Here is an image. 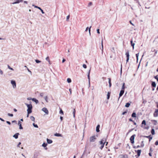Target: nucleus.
Here are the masks:
<instances>
[{
    "label": "nucleus",
    "instance_id": "62",
    "mask_svg": "<svg viewBox=\"0 0 158 158\" xmlns=\"http://www.w3.org/2000/svg\"><path fill=\"white\" fill-rule=\"evenodd\" d=\"M27 70L28 72H30L31 74V71L28 68H27Z\"/></svg>",
    "mask_w": 158,
    "mask_h": 158
},
{
    "label": "nucleus",
    "instance_id": "9",
    "mask_svg": "<svg viewBox=\"0 0 158 158\" xmlns=\"http://www.w3.org/2000/svg\"><path fill=\"white\" fill-rule=\"evenodd\" d=\"M124 90H121L119 94V97L118 99L120 97L122 96L123 94H124Z\"/></svg>",
    "mask_w": 158,
    "mask_h": 158
},
{
    "label": "nucleus",
    "instance_id": "24",
    "mask_svg": "<svg viewBox=\"0 0 158 158\" xmlns=\"http://www.w3.org/2000/svg\"><path fill=\"white\" fill-rule=\"evenodd\" d=\"M30 119H31L33 121H35V118L33 116H31L30 117Z\"/></svg>",
    "mask_w": 158,
    "mask_h": 158
},
{
    "label": "nucleus",
    "instance_id": "19",
    "mask_svg": "<svg viewBox=\"0 0 158 158\" xmlns=\"http://www.w3.org/2000/svg\"><path fill=\"white\" fill-rule=\"evenodd\" d=\"M108 79L109 80L108 82H109V87H110L111 86V79L110 78H108Z\"/></svg>",
    "mask_w": 158,
    "mask_h": 158
},
{
    "label": "nucleus",
    "instance_id": "7",
    "mask_svg": "<svg viewBox=\"0 0 158 158\" xmlns=\"http://www.w3.org/2000/svg\"><path fill=\"white\" fill-rule=\"evenodd\" d=\"M42 110L46 114H48L49 113V112L48 109L46 107L43 108Z\"/></svg>",
    "mask_w": 158,
    "mask_h": 158
},
{
    "label": "nucleus",
    "instance_id": "25",
    "mask_svg": "<svg viewBox=\"0 0 158 158\" xmlns=\"http://www.w3.org/2000/svg\"><path fill=\"white\" fill-rule=\"evenodd\" d=\"M146 137L149 138V141H150L152 139V137L151 136V135L147 136H146Z\"/></svg>",
    "mask_w": 158,
    "mask_h": 158
},
{
    "label": "nucleus",
    "instance_id": "1",
    "mask_svg": "<svg viewBox=\"0 0 158 158\" xmlns=\"http://www.w3.org/2000/svg\"><path fill=\"white\" fill-rule=\"evenodd\" d=\"M25 104L27 106V114H29L31 113L32 112V105L30 103L29 104H28L27 103H25Z\"/></svg>",
    "mask_w": 158,
    "mask_h": 158
},
{
    "label": "nucleus",
    "instance_id": "11",
    "mask_svg": "<svg viewBox=\"0 0 158 158\" xmlns=\"http://www.w3.org/2000/svg\"><path fill=\"white\" fill-rule=\"evenodd\" d=\"M19 135V133H16L13 136V137L15 139H17L18 138Z\"/></svg>",
    "mask_w": 158,
    "mask_h": 158
},
{
    "label": "nucleus",
    "instance_id": "5",
    "mask_svg": "<svg viewBox=\"0 0 158 158\" xmlns=\"http://www.w3.org/2000/svg\"><path fill=\"white\" fill-rule=\"evenodd\" d=\"M90 72V69H89V71L88 72V75H87L88 78V79L89 80V87H90V76H89Z\"/></svg>",
    "mask_w": 158,
    "mask_h": 158
},
{
    "label": "nucleus",
    "instance_id": "8",
    "mask_svg": "<svg viewBox=\"0 0 158 158\" xmlns=\"http://www.w3.org/2000/svg\"><path fill=\"white\" fill-rule=\"evenodd\" d=\"M126 55V56L127 57V59L126 60V62L127 63L129 59V51H128L125 54Z\"/></svg>",
    "mask_w": 158,
    "mask_h": 158
},
{
    "label": "nucleus",
    "instance_id": "36",
    "mask_svg": "<svg viewBox=\"0 0 158 158\" xmlns=\"http://www.w3.org/2000/svg\"><path fill=\"white\" fill-rule=\"evenodd\" d=\"M142 124H144V125H145L146 124V121L145 120H143V121L142 123Z\"/></svg>",
    "mask_w": 158,
    "mask_h": 158
},
{
    "label": "nucleus",
    "instance_id": "49",
    "mask_svg": "<svg viewBox=\"0 0 158 158\" xmlns=\"http://www.w3.org/2000/svg\"><path fill=\"white\" fill-rule=\"evenodd\" d=\"M60 114H63V111L62 110H60Z\"/></svg>",
    "mask_w": 158,
    "mask_h": 158
},
{
    "label": "nucleus",
    "instance_id": "54",
    "mask_svg": "<svg viewBox=\"0 0 158 158\" xmlns=\"http://www.w3.org/2000/svg\"><path fill=\"white\" fill-rule=\"evenodd\" d=\"M155 144L156 145H158V140H157L155 143Z\"/></svg>",
    "mask_w": 158,
    "mask_h": 158
},
{
    "label": "nucleus",
    "instance_id": "29",
    "mask_svg": "<svg viewBox=\"0 0 158 158\" xmlns=\"http://www.w3.org/2000/svg\"><path fill=\"white\" fill-rule=\"evenodd\" d=\"M153 115L155 117H156L158 116V114L156 113L155 112H154Z\"/></svg>",
    "mask_w": 158,
    "mask_h": 158
},
{
    "label": "nucleus",
    "instance_id": "63",
    "mask_svg": "<svg viewBox=\"0 0 158 158\" xmlns=\"http://www.w3.org/2000/svg\"><path fill=\"white\" fill-rule=\"evenodd\" d=\"M0 120H1L2 121L4 122L5 121V120L2 119V118H0Z\"/></svg>",
    "mask_w": 158,
    "mask_h": 158
},
{
    "label": "nucleus",
    "instance_id": "59",
    "mask_svg": "<svg viewBox=\"0 0 158 158\" xmlns=\"http://www.w3.org/2000/svg\"><path fill=\"white\" fill-rule=\"evenodd\" d=\"M12 123H15V124L17 123V122L15 120H14L12 121Z\"/></svg>",
    "mask_w": 158,
    "mask_h": 158
},
{
    "label": "nucleus",
    "instance_id": "39",
    "mask_svg": "<svg viewBox=\"0 0 158 158\" xmlns=\"http://www.w3.org/2000/svg\"><path fill=\"white\" fill-rule=\"evenodd\" d=\"M82 66H83V67L85 69H86L87 68V66H86V65L85 64H83Z\"/></svg>",
    "mask_w": 158,
    "mask_h": 158
},
{
    "label": "nucleus",
    "instance_id": "34",
    "mask_svg": "<svg viewBox=\"0 0 158 158\" xmlns=\"http://www.w3.org/2000/svg\"><path fill=\"white\" fill-rule=\"evenodd\" d=\"M35 62L37 63H40L41 62V61L38 60H35Z\"/></svg>",
    "mask_w": 158,
    "mask_h": 158
},
{
    "label": "nucleus",
    "instance_id": "2",
    "mask_svg": "<svg viewBox=\"0 0 158 158\" xmlns=\"http://www.w3.org/2000/svg\"><path fill=\"white\" fill-rule=\"evenodd\" d=\"M96 138L95 135L93 136L90 137L89 141L90 142H94L95 141Z\"/></svg>",
    "mask_w": 158,
    "mask_h": 158
},
{
    "label": "nucleus",
    "instance_id": "48",
    "mask_svg": "<svg viewBox=\"0 0 158 158\" xmlns=\"http://www.w3.org/2000/svg\"><path fill=\"white\" fill-rule=\"evenodd\" d=\"M6 123L9 125H10L11 124L10 122L8 121H6Z\"/></svg>",
    "mask_w": 158,
    "mask_h": 158
},
{
    "label": "nucleus",
    "instance_id": "12",
    "mask_svg": "<svg viewBox=\"0 0 158 158\" xmlns=\"http://www.w3.org/2000/svg\"><path fill=\"white\" fill-rule=\"evenodd\" d=\"M54 135L57 137H62V135L61 134L58 133H57L54 134Z\"/></svg>",
    "mask_w": 158,
    "mask_h": 158
},
{
    "label": "nucleus",
    "instance_id": "15",
    "mask_svg": "<svg viewBox=\"0 0 158 158\" xmlns=\"http://www.w3.org/2000/svg\"><path fill=\"white\" fill-rule=\"evenodd\" d=\"M47 143L49 144L51 143L52 142V141L51 139H47Z\"/></svg>",
    "mask_w": 158,
    "mask_h": 158
},
{
    "label": "nucleus",
    "instance_id": "47",
    "mask_svg": "<svg viewBox=\"0 0 158 158\" xmlns=\"http://www.w3.org/2000/svg\"><path fill=\"white\" fill-rule=\"evenodd\" d=\"M92 2H90L89 3L88 6H91V5H92Z\"/></svg>",
    "mask_w": 158,
    "mask_h": 158
},
{
    "label": "nucleus",
    "instance_id": "3",
    "mask_svg": "<svg viewBox=\"0 0 158 158\" xmlns=\"http://www.w3.org/2000/svg\"><path fill=\"white\" fill-rule=\"evenodd\" d=\"M135 135H133L132 136H131L130 138V140L131 141V142L132 143H133L134 142V140L135 139Z\"/></svg>",
    "mask_w": 158,
    "mask_h": 158
},
{
    "label": "nucleus",
    "instance_id": "57",
    "mask_svg": "<svg viewBox=\"0 0 158 158\" xmlns=\"http://www.w3.org/2000/svg\"><path fill=\"white\" fill-rule=\"evenodd\" d=\"M127 111H124V112H123V113H122V114L123 115H124L125 114L127 113Z\"/></svg>",
    "mask_w": 158,
    "mask_h": 158
},
{
    "label": "nucleus",
    "instance_id": "32",
    "mask_svg": "<svg viewBox=\"0 0 158 158\" xmlns=\"http://www.w3.org/2000/svg\"><path fill=\"white\" fill-rule=\"evenodd\" d=\"M76 111L75 109H74L73 111V116L74 117H75V113Z\"/></svg>",
    "mask_w": 158,
    "mask_h": 158
},
{
    "label": "nucleus",
    "instance_id": "10",
    "mask_svg": "<svg viewBox=\"0 0 158 158\" xmlns=\"http://www.w3.org/2000/svg\"><path fill=\"white\" fill-rule=\"evenodd\" d=\"M21 123V122L20 121H19L18 125L19 126V129H23V128L22 126Z\"/></svg>",
    "mask_w": 158,
    "mask_h": 158
},
{
    "label": "nucleus",
    "instance_id": "64",
    "mask_svg": "<svg viewBox=\"0 0 158 158\" xmlns=\"http://www.w3.org/2000/svg\"><path fill=\"white\" fill-rule=\"evenodd\" d=\"M65 61V60L64 59H63L62 60V62L64 63Z\"/></svg>",
    "mask_w": 158,
    "mask_h": 158
},
{
    "label": "nucleus",
    "instance_id": "52",
    "mask_svg": "<svg viewBox=\"0 0 158 158\" xmlns=\"http://www.w3.org/2000/svg\"><path fill=\"white\" fill-rule=\"evenodd\" d=\"M135 45V43H133V44H131V46H132L133 49H134V46Z\"/></svg>",
    "mask_w": 158,
    "mask_h": 158
},
{
    "label": "nucleus",
    "instance_id": "38",
    "mask_svg": "<svg viewBox=\"0 0 158 158\" xmlns=\"http://www.w3.org/2000/svg\"><path fill=\"white\" fill-rule=\"evenodd\" d=\"M33 6H34L35 7L37 8H38V9H39V10H42V9H41V8L40 7H38L37 6H35L34 5H33Z\"/></svg>",
    "mask_w": 158,
    "mask_h": 158
},
{
    "label": "nucleus",
    "instance_id": "31",
    "mask_svg": "<svg viewBox=\"0 0 158 158\" xmlns=\"http://www.w3.org/2000/svg\"><path fill=\"white\" fill-rule=\"evenodd\" d=\"M151 133L152 135H153L155 134V131L153 129H152L151 130Z\"/></svg>",
    "mask_w": 158,
    "mask_h": 158
},
{
    "label": "nucleus",
    "instance_id": "20",
    "mask_svg": "<svg viewBox=\"0 0 158 158\" xmlns=\"http://www.w3.org/2000/svg\"><path fill=\"white\" fill-rule=\"evenodd\" d=\"M22 1V0H16V1L13 3V4H15V3H19L20 2H21Z\"/></svg>",
    "mask_w": 158,
    "mask_h": 158
},
{
    "label": "nucleus",
    "instance_id": "37",
    "mask_svg": "<svg viewBox=\"0 0 158 158\" xmlns=\"http://www.w3.org/2000/svg\"><path fill=\"white\" fill-rule=\"evenodd\" d=\"M47 144V143H44L42 144V146L44 147H46Z\"/></svg>",
    "mask_w": 158,
    "mask_h": 158
},
{
    "label": "nucleus",
    "instance_id": "26",
    "mask_svg": "<svg viewBox=\"0 0 158 158\" xmlns=\"http://www.w3.org/2000/svg\"><path fill=\"white\" fill-rule=\"evenodd\" d=\"M67 81L68 83H70L71 82V80L70 78H68L67 79Z\"/></svg>",
    "mask_w": 158,
    "mask_h": 158
},
{
    "label": "nucleus",
    "instance_id": "42",
    "mask_svg": "<svg viewBox=\"0 0 158 158\" xmlns=\"http://www.w3.org/2000/svg\"><path fill=\"white\" fill-rule=\"evenodd\" d=\"M91 27V26H90V27H89V35H90L91 33H90V28Z\"/></svg>",
    "mask_w": 158,
    "mask_h": 158
},
{
    "label": "nucleus",
    "instance_id": "51",
    "mask_svg": "<svg viewBox=\"0 0 158 158\" xmlns=\"http://www.w3.org/2000/svg\"><path fill=\"white\" fill-rule=\"evenodd\" d=\"M44 94L43 93H41L40 94V95L41 97H43L44 96Z\"/></svg>",
    "mask_w": 158,
    "mask_h": 158
},
{
    "label": "nucleus",
    "instance_id": "6",
    "mask_svg": "<svg viewBox=\"0 0 158 158\" xmlns=\"http://www.w3.org/2000/svg\"><path fill=\"white\" fill-rule=\"evenodd\" d=\"M106 138H103L101 139V141L100 142V144H105L106 141Z\"/></svg>",
    "mask_w": 158,
    "mask_h": 158
},
{
    "label": "nucleus",
    "instance_id": "18",
    "mask_svg": "<svg viewBox=\"0 0 158 158\" xmlns=\"http://www.w3.org/2000/svg\"><path fill=\"white\" fill-rule=\"evenodd\" d=\"M152 87H155L156 86V83L154 81L152 82Z\"/></svg>",
    "mask_w": 158,
    "mask_h": 158
},
{
    "label": "nucleus",
    "instance_id": "17",
    "mask_svg": "<svg viewBox=\"0 0 158 158\" xmlns=\"http://www.w3.org/2000/svg\"><path fill=\"white\" fill-rule=\"evenodd\" d=\"M101 44H102V54H103V40L102 39V41H101Z\"/></svg>",
    "mask_w": 158,
    "mask_h": 158
},
{
    "label": "nucleus",
    "instance_id": "30",
    "mask_svg": "<svg viewBox=\"0 0 158 158\" xmlns=\"http://www.w3.org/2000/svg\"><path fill=\"white\" fill-rule=\"evenodd\" d=\"M139 56V53H137L136 54V56L137 58V62H138V57Z\"/></svg>",
    "mask_w": 158,
    "mask_h": 158
},
{
    "label": "nucleus",
    "instance_id": "43",
    "mask_svg": "<svg viewBox=\"0 0 158 158\" xmlns=\"http://www.w3.org/2000/svg\"><path fill=\"white\" fill-rule=\"evenodd\" d=\"M45 59H46V60H47L48 61H49V60H50L49 59V57L48 56Z\"/></svg>",
    "mask_w": 158,
    "mask_h": 158
},
{
    "label": "nucleus",
    "instance_id": "45",
    "mask_svg": "<svg viewBox=\"0 0 158 158\" xmlns=\"http://www.w3.org/2000/svg\"><path fill=\"white\" fill-rule=\"evenodd\" d=\"M86 151V147H85V150L84 151V152L83 155H84L85 154Z\"/></svg>",
    "mask_w": 158,
    "mask_h": 158
},
{
    "label": "nucleus",
    "instance_id": "41",
    "mask_svg": "<svg viewBox=\"0 0 158 158\" xmlns=\"http://www.w3.org/2000/svg\"><path fill=\"white\" fill-rule=\"evenodd\" d=\"M8 116H11V117H12L13 116V114H10V113H8Z\"/></svg>",
    "mask_w": 158,
    "mask_h": 158
},
{
    "label": "nucleus",
    "instance_id": "33",
    "mask_svg": "<svg viewBox=\"0 0 158 158\" xmlns=\"http://www.w3.org/2000/svg\"><path fill=\"white\" fill-rule=\"evenodd\" d=\"M104 144H101V146H100V148L102 150V148L104 147Z\"/></svg>",
    "mask_w": 158,
    "mask_h": 158
},
{
    "label": "nucleus",
    "instance_id": "40",
    "mask_svg": "<svg viewBox=\"0 0 158 158\" xmlns=\"http://www.w3.org/2000/svg\"><path fill=\"white\" fill-rule=\"evenodd\" d=\"M69 17H70L69 15H68V16H67V18H66V20L67 21H69Z\"/></svg>",
    "mask_w": 158,
    "mask_h": 158
},
{
    "label": "nucleus",
    "instance_id": "16",
    "mask_svg": "<svg viewBox=\"0 0 158 158\" xmlns=\"http://www.w3.org/2000/svg\"><path fill=\"white\" fill-rule=\"evenodd\" d=\"M141 151V150H138L136 152L137 153L138 156H140Z\"/></svg>",
    "mask_w": 158,
    "mask_h": 158
},
{
    "label": "nucleus",
    "instance_id": "27",
    "mask_svg": "<svg viewBox=\"0 0 158 158\" xmlns=\"http://www.w3.org/2000/svg\"><path fill=\"white\" fill-rule=\"evenodd\" d=\"M110 94L109 92H108L107 94V99H109L110 97Z\"/></svg>",
    "mask_w": 158,
    "mask_h": 158
},
{
    "label": "nucleus",
    "instance_id": "4",
    "mask_svg": "<svg viewBox=\"0 0 158 158\" xmlns=\"http://www.w3.org/2000/svg\"><path fill=\"white\" fill-rule=\"evenodd\" d=\"M11 83L13 86L14 88H16V83L15 81L13 80H12L11 81Z\"/></svg>",
    "mask_w": 158,
    "mask_h": 158
},
{
    "label": "nucleus",
    "instance_id": "56",
    "mask_svg": "<svg viewBox=\"0 0 158 158\" xmlns=\"http://www.w3.org/2000/svg\"><path fill=\"white\" fill-rule=\"evenodd\" d=\"M3 72L0 69V73L1 74V75H2L3 74Z\"/></svg>",
    "mask_w": 158,
    "mask_h": 158
},
{
    "label": "nucleus",
    "instance_id": "23",
    "mask_svg": "<svg viewBox=\"0 0 158 158\" xmlns=\"http://www.w3.org/2000/svg\"><path fill=\"white\" fill-rule=\"evenodd\" d=\"M130 104L129 103H126L125 105V106L127 107H129V106H130Z\"/></svg>",
    "mask_w": 158,
    "mask_h": 158
},
{
    "label": "nucleus",
    "instance_id": "55",
    "mask_svg": "<svg viewBox=\"0 0 158 158\" xmlns=\"http://www.w3.org/2000/svg\"><path fill=\"white\" fill-rule=\"evenodd\" d=\"M97 32L98 34H100L99 29H98L97 30Z\"/></svg>",
    "mask_w": 158,
    "mask_h": 158
},
{
    "label": "nucleus",
    "instance_id": "28",
    "mask_svg": "<svg viewBox=\"0 0 158 158\" xmlns=\"http://www.w3.org/2000/svg\"><path fill=\"white\" fill-rule=\"evenodd\" d=\"M125 89V83H123V86L122 88V90H124Z\"/></svg>",
    "mask_w": 158,
    "mask_h": 158
},
{
    "label": "nucleus",
    "instance_id": "53",
    "mask_svg": "<svg viewBox=\"0 0 158 158\" xmlns=\"http://www.w3.org/2000/svg\"><path fill=\"white\" fill-rule=\"evenodd\" d=\"M122 65L121 64V69H120V73H121V74L122 73Z\"/></svg>",
    "mask_w": 158,
    "mask_h": 158
},
{
    "label": "nucleus",
    "instance_id": "58",
    "mask_svg": "<svg viewBox=\"0 0 158 158\" xmlns=\"http://www.w3.org/2000/svg\"><path fill=\"white\" fill-rule=\"evenodd\" d=\"M21 144V142H19L18 144V145H17V147H19V145Z\"/></svg>",
    "mask_w": 158,
    "mask_h": 158
},
{
    "label": "nucleus",
    "instance_id": "50",
    "mask_svg": "<svg viewBox=\"0 0 158 158\" xmlns=\"http://www.w3.org/2000/svg\"><path fill=\"white\" fill-rule=\"evenodd\" d=\"M143 141H142V143L141 145V146H140V147H143L144 146V144H143Z\"/></svg>",
    "mask_w": 158,
    "mask_h": 158
},
{
    "label": "nucleus",
    "instance_id": "14",
    "mask_svg": "<svg viewBox=\"0 0 158 158\" xmlns=\"http://www.w3.org/2000/svg\"><path fill=\"white\" fill-rule=\"evenodd\" d=\"M32 100L35 102L36 104H37L39 102V101L38 100L36 99L35 98H32Z\"/></svg>",
    "mask_w": 158,
    "mask_h": 158
},
{
    "label": "nucleus",
    "instance_id": "60",
    "mask_svg": "<svg viewBox=\"0 0 158 158\" xmlns=\"http://www.w3.org/2000/svg\"><path fill=\"white\" fill-rule=\"evenodd\" d=\"M155 112L158 114V109H156Z\"/></svg>",
    "mask_w": 158,
    "mask_h": 158
},
{
    "label": "nucleus",
    "instance_id": "61",
    "mask_svg": "<svg viewBox=\"0 0 158 158\" xmlns=\"http://www.w3.org/2000/svg\"><path fill=\"white\" fill-rule=\"evenodd\" d=\"M32 98H27V99L28 100H32Z\"/></svg>",
    "mask_w": 158,
    "mask_h": 158
},
{
    "label": "nucleus",
    "instance_id": "21",
    "mask_svg": "<svg viewBox=\"0 0 158 158\" xmlns=\"http://www.w3.org/2000/svg\"><path fill=\"white\" fill-rule=\"evenodd\" d=\"M44 98L46 102H48V98L47 96H45L44 97Z\"/></svg>",
    "mask_w": 158,
    "mask_h": 158
},
{
    "label": "nucleus",
    "instance_id": "22",
    "mask_svg": "<svg viewBox=\"0 0 158 158\" xmlns=\"http://www.w3.org/2000/svg\"><path fill=\"white\" fill-rule=\"evenodd\" d=\"M131 116L133 117H136V113L135 112H133L131 115Z\"/></svg>",
    "mask_w": 158,
    "mask_h": 158
},
{
    "label": "nucleus",
    "instance_id": "35",
    "mask_svg": "<svg viewBox=\"0 0 158 158\" xmlns=\"http://www.w3.org/2000/svg\"><path fill=\"white\" fill-rule=\"evenodd\" d=\"M33 125L35 127L38 128V125L37 124H35L34 123H33Z\"/></svg>",
    "mask_w": 158,
    "mask_h": 158
},
{
    "label": "nucleus",
    "instance_id": "44",
    "mask_svg": "<svg viewBox=\"0 0 158 158\" xmlns=\"http://www.w3.org/2000/svg\"><path fill=\"white\" fill-rule=\"evenodd\" d=\"M8 68L9 69H10V70H14L13 69V68H11L10 67V66H9V65H8Z\"/></svg>",
    "mask_w": 158,
    "mask_h": 158
},
{
    "label": "nucleus",
    "instance_id": "13",
    "mask_svg": "<svg viewBox=\"0 0 158 158\" xmlns=\"http://www.w3.org/2000/svg\"><path fill=\"white\" fill-rule=\"evenodd\" d=\"M100 127V126L99 125H98L97 126L96 128V131H97V132H99L100 130H99V129Z\"/></svg>",
    "mask_w": 158,
    "mask_h": 158
},
{
    "label": "nucleus",
    "instance_id": "46",
    "mask_svg": "<svg viewBox=\"0 0 158 158\" xmlns=\"http://www.w3.org/2000/svg\"><path fill=\"white\" fill-rule=\"evenodd\" d=\"M154 78L157 80V81H158V76L157 75L155 76Z\"/></svg>",
    "mask_w": 158,
    "mask_h": 158
}]
</instances>
